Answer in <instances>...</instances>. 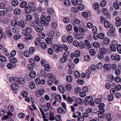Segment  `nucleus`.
<instances>
[{"instance_id":"34","label":"nucleus","mask_w":121,"mask_h":121,"mask_svg":"<svg viewBox=\"0 0 121 121\" xmlns=\"http://www.w3.org/2000/svg\"><path fill=\"white\" fill-rule=\"evenodd\" d=\"M66 88L68 91H70L72 89V87L71 85L69 84H66L65 85Z\"/></svg>"},{"instance_id":"42","label":"nucleus","mask_w":121,"mask_h":121,"mask_svg":"<svg viewBox=\"0 0 121 121\" xmlns=\"http://www.w3.org/2000/svg\"><path fill=\"white\" fill-rule=\"evenodd\" d=\"M32 19V17L31 15L28 14L26 16V19L27 21H31Z\"/></svg>"},{"instance_id":"54","label":"nucleus","mask_w":121,"mask_h":121,"mask_svg":"<svg viewBox=\"0 0 121 121\" xmlns=\"http://www.w3.org/2000/svg\"><path fill=\"white\" fill-rule=\"evenodd\" d=\"M29 52L30 54H33L35 52V49L33 47H31L29 49Z\"/></svg>"},{"instance_id":"5","label":"nucleus","mask_w":121,"mask_h":121,"mask_svg":"<svg viewBox=\"0 0 121 121\" xmlns=\"http://www.w3.org/2000/svg\"><path fill=\"white\" fill-rule=\"evenodd\" d=\"M84 48L86 49H89L91 48L90 43L88 40H86L84 41Z\"/></svg>"},{"instance_id":"12","label":"nucleus","mask_w":121,"mask_h":121,"mask_svg":"<svg viewBox=\"0 0 121 121\" xmlns=\"http://www.w3.org/2000/svg\"><path fill=\"white\" fill-rule=\"evenodd\" d=\"M104 106L105 104L103 103H102L99 105L98 107L99 109H100L99 110L100 112H104L105 111V109L104 108Z\"/></svg>"},{"instance_id":"14","label":"nucleus","mask_w":121,"mask_h":121,"mask_svg":"<svg viewBox=\"0 0 121 121\" xmlns=\"http://www.w3.org/2000/svg\"><path fill=\"white\" fill-rule=\"evenodd\" d=\"M46 17L44 15H42L41 17V24H43V25L45 26Z\"/></svg>"},{"instance_id":"8","label":"nucleus","mask_w":121,"mask_h":121,"mask_svg":"<svg viewBox=\"0 0 121 121\" xmlns=\"http://www.w3.org/2000/svg\"><path fill=\"white\" fill-rule=\"evenodd\" d=\"M45 91L43 89L39 90L36 93V96L37 97H40L43 95Z\"/></svg>"},{"instance_id":"48","label":"nucleus","mask_w":121,"mask_h":121,"mask_svg":"<svg viewBox=\"0 0 121 121\" xmlns=\"http://www.w3.org/2000/svg\"><path fill=\"white\" fill-rule=\"evenodd\" d=\"M90 59V57L89 55H87L84 57V60L86 61H89Z\"/></svg>"},{"instance_id":"11","label":"nucleus","mask_w":121,"mask_h":121,"mask_svg":"<svg viewBox=\"0 0 121 121\" xmlns=\"http://www.w3.org/2000/svg\"><path fill=\"white\" fill-rule=\"evenodd\" d=\"M35 30L38 32H40L42 31L43 30V27L40 25L36 26L35 27Z\"/></svg>"},{"instance_id":"61","label":"nucleus","mask_w":121,"mask_h":121,"mask_svg":"<svg viewBox=\"0 0 121 121\" xmlns=\"http://www.w3.org/2000/svg\"><path fill=\"white\" fill-rule=\"evenodd\" d=\"M106 4V2L105 0L102 1L100 4V5L101 7H103Z\"/></svg>"},{"instance_id":"1","label":"nucleus","mask_w":121,"mask_h":121,"mask_svg":"<svg viewBox=\"0 0 121 121\" xmlns=\"http://www.w3.org/2000/svg\"><path fill=\"white\" fill-rule=\"evenodd\" d=\"M69 53L67 52L66 51L64 54L63 56L61 58L60 61L62 63H64L66 62L67 60V57Z\"/></svg>"},{"instance_id":"35","label":"nucleus","mask_w":121,"mask_h":121,"mask_svg":"<svg viewBox=\"0 0 121 121\" xmlns=\"http://www.w3.org/2000/svg\"><path fill=\"white\" fill-rule=\"evenodd\" d=\"M11 4L13 6H15L18 4V2L17 0H14L12 1Z\"/></svg>"},{"instance_id":"44","label":"nucleus","mask_w":121,"mask_h":121,"mask_svg":"<svg viewBox=\"0 0 121 121\" xmlns=\"http://www.w3.org/2000/svg\"><path fill=\"white\" fill-rule=\"evenodd\" d=\"M27 3L25 1L22 2L20 4V7L22 8H24L27 5Z\"/></svg>"},{"instance_id":"57","label":"nucleus","mask_w":121,"mask_h":121,"mask_svg":"<svg viewBox=\"0 0 121 121\" xmlns=\"http://www.w3.org/2000/svg\"><path fill=\"white\" fill-rule=\"evenodd\" d=\"M18 22L15 20H14L12 21L11 22V24L12 26H15L16 25H17Z\"/></svg>"},{"instance_id":"36","label":"nucleus","mask_w":121,"mask_h":121,"mask_svg":"<svg viewBox=\"0 0 121 121\" xmlns=\"http://www.w3.org/2000/svg\"><path fill=\"white\" fill-rule=\"evenodd\" d=\"M95 52L94 49H91L89 51L90 54L92 56H94L95 54Z\"/></svg>"},{"instance_id":"17","label":"nucleus","mask_w":121,"mask_h":121,"mask_svg":"<svg viewBox=\"0 0 121 121\" xmlns=\"http://www.w3.org/2000/svg\"><path fill=\"white\" fill-rule=\"evenodd\" d=\"M92 6L93 9L96 10L99 8V6L98 3L95 2L92 4Z\"/></svg>"},{"instance_id":"32","label":"nucleus","mask_w":121,"mask_h":121,"mask_svg":"<svg viewBox=\"0 0 121 121\" xmlns=\"http://www.w3.org/2000/svg\"><path fill=\"white\" fill-rule=\"evenodd\" d=\"M75 77L76 78H79L80 76V74L78 71H75L74 72Z\"/></svg>"},{"instance_id":"56","label":"nucleus","mask_w":121,"mask_h":121,"mask_svg":"<svg viewBox=\"0 0 121 121\" xmlns=\"http://www.w3.org/2000/svg\"><path fill=\"white\" fill-rule=\"evenodd\" d=\"M66 29L68 31H71L72 29V26L70 24L66 26Z\"/></svg>"},{"instance_id":"10","label":"nucleus","mask_w":121,"mask_h":121,"mask_svg":"<svg viewBox=\"0 0 121 121\" xmlns=\"http://www.w3.org/2000/svg\"><path fill=\"white\" fill-rule=\"evenodd\" d=\"M78 29L79 31L81 33H86L87 31V28L86 26H84L82 27H79Z\"/></svg>"},{"instance_id":"28","label":"nucleus","mask_w":121,"mask_h":121,"mask_svg":"<svg viewBox=\"0 0 121 121\" xmlns=\"http://www.w3.org/2000/svg\"><path fill=\"white\" fill-rule=\"evenodd\" d=\"M56 100L58 102H60L61 101L62 99V97L60 95L58 94L56 96Z\"/></svg>"},{"instance_id":"30","label":"nucleus","mask_w":121,"mask_h":121,"mask_svg":"<svg viewBox=\"0 0 121 121\" xmlns=\"http://www.w3.org/2000/svg\"><path fill=\"white\" fill-rule=\"evenodd\" d=\"M67 41L69 43H71L73 41V38L70 35H69L67 37Z\"/></svg>"},{"instance_id":"25","label":"nucleus","mask_w":121,"mask_h":121,"mask_svg":"<svg viewBox=\"0 0 121 121\" xmlns=\"http://www.w3.org/2000/svg\"><path fill=\"white\" fill-rule=\"evenodd\" d=\"M13 12L14 14L15 15H19L21 13V11L19 9H16L14 10Z\"/></svg>"},{"instance_id":"39","label":"nucleus","mask_w":121,"mask_h":121,"mask_svg":"<svg viewBox=\"0 0 121 121\" xmlns=\"http://www.w3.org/2000/svg\"><path fill=\"white\" fill-rule=\"evenodd\" d=\"M30 75L31 77L34 78L36 76V73L34 71H32L30 73Z\"/></svg>"},{"instance_id":"63","label":"nucleus","mask_w":121,"mask_h":121,"mask_svg":"<svg viewBox=\"0 0 121 121\" xmlns=\"http://www.w3.org/2000/svg\"><path fill=\"white\" fill-rule=\"evenodd\" d=\"M79 43L78 41L75 40L73 41V45L75 47H78L79 45Z\"/></svg>"},{"instance_id":"45","label":"nucleus","mask_w":121,"mask_h":121,"mask_svg":"<svg viewBox=\"0 0 121 121\" xmlns=\"http://www.w3.org/2000/svg\"><path fill=\"white\" fill-rule=\"evenodd\" d=\"M117 49L118 52L121 54V45H118L117 46Z\"/></svg>"},{"instance_id":"60","label":"nucleus","mask_w":121,"mask_h":121,"mask_svg":"<svg viewBox=\"0 0 121 121\" xmlns=\"http://www.w3.org/2000/svg\"><path fill=\"white\" fill-rule=\"evenodd\" d=\"M104 112H103L102 111L100 112V111H99L98 116L99 118H102L103 117V113Z\"/></svg>"},{"instance_id":"3","label":"nucleus","mask_w":121,"mask_h":121,"mask_svg":"<svg viewBox=\"0 0 121 121\" xmlns=\"http://www.w3.org/2000/svg\"><path fill=\"white\" fill-rule=\"evenodd\" d=\"M110 29V30H108L107 34L109 36L111 37L115 34V29L113 26L111 27Z\"/></svg>"},{"instance_id":"47","label":"nucleus","mask_w":121,"mask_h":121,"mask_svg":"<svg viewBox=\"0 0 121 121\" xmlns=\"http://www.w3.org/2000/svg\"><path fill=\"white\" fill-rule=\"evenodd\" d=\"M48 11V13L50 14H53L55 13L54 12L52 8H49Z\"/></svg>"},{"instance_id":"38","label":"nucleus","mask_w":121,"mask_h":121,"mask_svg":"<svg viewBox=\"0 0 121 121\" xmlns=\"http://www.w3.org/2000/svg\"><path fill=\"white\" fill-rule=\"evenodd\" d=\"M103 42L106 44H108L109 43V40L108 38L105 37L103 39Z\"/></svg>"},{"instance_id":"23","label":"nucleus","mask_w":121,"mask_h":121,"mask_svg":"<svg viewBox=\"0 0 121 121\" xmlns=\"http://www.w3.org/2000/svg\"><path fill=\"white\" fill-rule=\"evenodd\" d=\"M109 48L110 50L113 52H115L116 51V47L113 44H111L110 45Z\"/></svg>"},{"instance_id":"26","label":"nucleus","mask_w":121,"mask_h":121,"mask_svg":"<svg viewBox=\"0 0 121 121\" xmlns=\"http://www.w3.org/2000/svg\"><path fill=\"white\" fill-rule=\"evenodd\" d=\"M50 20V17L49 16H48L46 19L45 26H48Z\"/></svg>"},{"instance_id":"4","label":"nucleus","mask_w":121,"mask_h":121,"mask_svg":"<svg viewBox=\"0 0 121 121\" xmlns=\"http://www.w3.org/2000/svg\"><path fill=\"white\" fill-rule=\"evenodd\" d=\"M53 49L55 52L58 53L61 50L62 48L61 45L58 46L56 44H55L53 45Z\"/></svg>"},{"instance_id":"20","label":"nucleus","mask_w":121,"mask_h":121,"mask_svg":"<svg viewBox=\"0 0 121 121\" xmlns=\"http://www.w3.org/2000/svg\"><path fill=\"white\" fill-rule=\"evenodd\" d=\"M99 51L100 53L103 54H106L107 52L106 49L104 48H100L99 49Z\"/></svg>"},{"instance_id":"15","label":"nucleus","mask_w":121,"mask_h":121,"mask_svg":"<svg viewBox=\"0 0 121 121\" xmlns=\"http://www.w3.org/2000/svg\"><path fill=\"white\" fill-rule=\"evenodd\" d=\"M11 89L13 90H17L19 88V87L17 84L15 83L12 84L11 86Z\"/></svg>"},{"instance_id":"22","label":"nucleus","mask_w":121,"mask_h":121,"mask_svg":"<svg viewBox=\"0 0 121 121\" xmlns=\"http://www.w3.org/2000/svg\"><path fill=\"white\" fill-rule=\"evenodd\" d=\"M92 45L93 47L96 48H99L100 47V44L96 42H94L93 43Z\"/></svg>"},{"instance_id":"9","label":"nucleus","mask_w":121,"mask_h":121,"mask_svg":"<svg viewBox=\"0 0 121 121\" xmlns=\"http://www.w3.org/2000/svg\"><path fill=\"white\" fill-rule=\"evenodd\" d=\"M71 2L73 5L76 6L81 4L82 1V0H72Z\"/></svg>"},{"instance_id":"53","label":"nucleus","mask_w":121,"mask_h":121,"mask_svg":"<svg viewBox=\"0 0 121 121\" xmlns=\"http://www.w3.org/2000/svg\"><path fill=\"white\" fill-rule=\"evenodd\" d=\"M61 117L60 116L59 114L56 115L55 117L54 120L57 121H59L61 119Z\"/></svg>"},{"instance_id":"59","label":"nucleus","mask_w":121,"mask_h":121,"mask_svg":"<svg viewBox=\"0 0 121 121\" xmlns=\"http://www.w3.org/2000/svg\"><path fill=\"white\" fill-rule=\"evenodd\" d=\"M76 102L78 104H80L82 101V99L80 98H77L76 99H75Z\"/></svg>"},{"instance_id":"27","label":"nucleus","mask_w":121,"mask_h":121,"mask_svg":"<svg viewBox=\"0 0 121 121\" xmlns=\"http://www.w3.org/2000/svg\"><path fill=\"white\" fill-rule=\"evenodd\" d=\"M52 38L50 37H48V38H46L45 39V41L47 43L49 44H50L51 43V42L52 40Z\"/></svg>"},{"instance_id":"46","label":"nucleus","mask_w":121,"mask_h":121,"mask_svg":"<svg viewBox=\"0 0 121 121\" xmlns=\"http://www.w3.org/2000/svg\"><path fill=\"white\" fill-rule=\"evenodd\" d=\"M66 79L67 81L69 82H71L72 80V78L70 75L67 76L66 77Z\"/></svg>"},{"instance_id":"52","label":"nucleus","mask_w":121,"mask_h":121,"mask_svg":"<svg viewBox=\"0 0 121 121\" xmlns=\"http://www.w3.org/2000/svg\"><path fill=\"white\" fill-rule=\"evenodd\" d=\"M58 24L55 22L52 23L51 25V27L52 28H55L58 26Z\"/></svg>"},{"instance_id":"24","label":"nucleus","mask_w":121,"mask_h":121,"mask_svg":"<svg viewBox=\"0 0 121 121\" xmlns=\"http://www.w3.org/2000/svg\"><path fill=\"white\" fill-rule=\"evenodd\" d=\"M58 89L59 91L61 93H63L65 92V88L62 85L59 86Z\"/></svg>"},{"instance_id":"19","label":"nucleus","mask_w":121,"mask_h":121,"mask_svg":"<svg viewBox=\"0 0 121 121\" xmlns=\"http://www.w3.org/2000/svg\"><path fill=\"white\" fill-rule=\"evenodd\" d=\"M29 87L31 89H34L36 87L35 84L33 82H30L29 83Z\"/></svg>"},{"instance_id":"2","label":"nucleus","mask_w":121,"mask_h":121,"mask_svg":"<svg viewBox=\"0 0 121 121\" xmlns=\"http://www.w3.org/2000/svg\"><path fill=\"white\" fill-rule=\"evenodd\" d=\"M93 99L92 97L91 96H89L86 97L85 98V100L87 102L92 105H94V103L93 101Z\"/></svg>"},{"instance_id":"18","label":"nucleus","mask_w":121,"mask_h":121,"mask_svg":"<svg viewBox=\"0 0 121 121\" xmlns=\"http://www.w3.org/2000/svg\"><path fill=\"white\" fill-rule=\"evenodd\" d=\"M9 60L12 63H15L17 62V59L13 56H10L9 57Z\"/></svg>"},{"instance_id":"13","label":"nucleus","mask_w":121,"mask_h":121,"mask_svg":"<svg viewBox=\"0 0 121 121\" xmlns=\"http://www.w3.org/2000/svg\"><path fill=\"white\" fill-rule=\"evenodd\" d=\"M18 84H23L25 83V80L24 78L21 77L19 78L16 82Z\"/></svg>"},{"instance_id":"21","label":"nucleus","mask_w":121,"mask_h":121,"mask_svg":"<svg viewBox=\"0 0 121 121\" xmlns=\"http://www.w3.org/2000/svg\"><path fill=\"white\" fill-rule=\"evenodd\" d=\"M54 115L53 113L51 111L49 112V120L51 121H52L54 120Z\"/></svg>"},{"instance_id":"58","label":"nucleus","mask_w":121,"mask_h":121,"mask_svg":"<svg viewBox=\"0 0 121 121\" xmlns=\"http://www.w3.org/2000/svg\"><path fill=\"white\" fill-rule=\"evenodd\" d=\"M103 66V65L102 63L99 62L97 65L96 67L99 69H100L102 68Z\"/></svg>"},{"instance_id":"64","label":"nucleus","mask_w":121,"mask_h":121,"mask_svg":"<svg viewBox=\"0 0 121 121\" xmlns=\"http://www.w3.org/2000/svg\"><path fill=\"white\" fill-rule=\"evenodd\" d=\"M29 53V52L28 51L26 50L24 51L23 53V54L25 56L28 57L30 56Z\"/></svg>"},{"instance_id":"51","label":"nucleus","mask_w":121,"mask_h":121,"mask_svg":"<svg viewBox=\"0 0 121 121\" xmlns=\"http://www.w3.org/2000/svg\"><path fill=\"white\" fill-rule=\"evenodd\" d=\"M102 12L104 15H105L108 12V11L107 9L103 8L102 9Z\"/></svg>"},{"instance_id":"29","label":"nucleus","mask_w":121,"mask_h":121,"mask_svg":"<svg viewBox=\"0 0 121 121\" xmlns=\"http://www.w3.org/2000/svg\"><path fill=\"white\" fill-rule=\"evenodd\" d=\"M13 32L14 33H18L20 31V29L17 27H14L12 29Z\"/></svg>"},{"instance_id":"6","label":"nucleus","mask_w":121,"mask_h":121,"mask_svg":"<svg viewBox=\"0 0 121 121\" xmlns=\"http://www.w3.org/2000/svg\"><path fill=\"white\" fill-rule=\"evenodd\" d=\"M31 32V29L29 27H27L26 29L23 30L22 31V35L23 36L25 35L26 33L30 34Z\"/></svg>"},{"instance_id":"7","label":"nucleus","mask_w":121,"mask_h":121,"mask_svg":"<svg viewBox=\"0 0 121 121\" xmlns=\"http://www.w3.org/2000/svg\"><path fill=\"white\" fill-rule=\"evenodd\" d=\"M40 110L43 115V120L45 121H48V117L49 115L48 113H46L44 114V113L43 111L40 109Z\"/></svg>"},{"instance_id":"16","label":"nucleus","mask_w":121,"mask_h":121,"mask_svg":"<svg viewBox=\"0 0 121 121\" xmlns=\"http://www.w3.org/2000/svg\"><path fill=\"white\" fill-rule=\"evenodd\" d=\"M17 25L23 28L25 27V24L24 21L22 20L18 22Z\"/></svg>"},{"instance_id":"49","label":"nucleus","mask_w":121,"mask_h":121,"mask_svg":"<svg viewBox=\"0 0 121 121\" xmlns=\"http://www.w3.org/2000/svg\"><path fill=\"white\" fill-rule=\"evenodd\" d=\"M25 38L27 39L30 40L31 39L33 38V36L32 35H26Z\"/></svg>"},{"instance_id":"50","label":"nucleus","mask_w":121,"mask_h":121,"mask_svg":"<svg viewBox=\"0 0 121 121\" xmlns=\"http://www.w3.org/2000/svg\"><path fill=\"white\" fill-rule=\"evenodd\" d=\"M25 116V114L23 112H21L19 113L18 115V117L20 119L23 118Z\"/></svg>"},{"instance_id":"43","label":"nucleus","mask_w":121,"mask_h":121,"mask_svg":"<svg viewBox=\"0 0 121 121\" xmlns=\"http://www.w3.org/2000/svg\"><path fill=\"white\" fill-rule=\"evenodd\" d=\"M78 6V8L79 10L80 11H82L84 9V6L83 4H79Z\"/></svg>"},{"instance_id":"62","label":"nucleus","mask_w":121,"mask_h":121,"mask_svg":"<svg viewBox=\"0 0 121 121\" xmlns=\"http://www.w3.org/2000/svg\"><path fill=\"white\" fill-rule=\"evenodd\" d=\"M99 38L101 39H102L104 37V35L103 33H100L98 34Z\"/></svg>"},{"instance_id":"55","label":"nucleus","mask_w":121,"mask_h":121,"mask_svg":"<svg viewBox=\"0 0 121 121\" xmlns=\"http://www.w3.org/2000/svg\"><path fill=\"white\" fill-rule=\"evenodd\" d=\"M73 53L74 54V56L76 57H78L80 54V51L78 50L75 52Z\"/></svg>"},{"instance_id":"40","label":"nucleus","mask_w":121,"mask_h":121,"mask_svg":"<svg viewBox=\"0 0 121 121\" xmlns=\"http://www.w3.org/2000/svg\"><path fill=\"white\" fill-rule=\"evenodd\" d=\"M40 46L43 49H46L47 48V46L46 44L43 42H41L40 44Z\"/></svg>"},{"instance_id":"33","label":"nucleus","mask_w":121,"mask_h":121,"mask_svg":"<svg viewBox=\"0 0 121 121\" xmlns=\"http://www.w3.org/2000/svg\"><path fill=\"white\" fill-rule=\"evenodd\" d=\"M25 11L26 13H30L31 11V9L30 7L27 6L25 8Z\"/></svg>"},{"instance_id":"37","label":"nucleus","mask_w":121,"mask_h":121,"mask_svg":"<svg viewBox=\"0 0 121 121\" xmlns=\"http://www.w3.org/2000/svg\"><path fill=\"white\" fill-rule=\"evenodd\" d=\"M76 38L78 39H81L83 38V36L81 35L77 34L75 35Z\"/></svg>"},{"instance_id":"41","label":"nucleus","mask_w":121,"mask_h":121,"mask_svg":"<svg viewBox=\"0 0 121 121\" xmlns=\"http://www.w3.org/2000/svg\"><path fill=\"white\" fill-rule=\"evenodd\" d=\"M104 25L105 27L108 28L109 27L110 24L109 22L108 21H106L104 22Z\"/></svg>"},{"instance_id":"31","label":"nucleus","mask_w":121,"mask_h":121,"mask_svg":"<svg viewBox=\"0 0 121 121\" xmlns=\"http://www.w3.org/2000/svg\"><path fill=\"white\" fill-rule=\"evenodd\" d=\"M8 111L10 112H13L14 110V107L12 105H9L8 107Z\"/></svg>"}]
</instances>
